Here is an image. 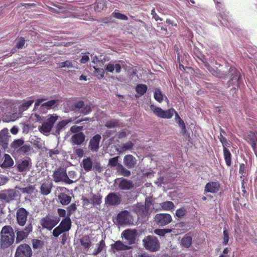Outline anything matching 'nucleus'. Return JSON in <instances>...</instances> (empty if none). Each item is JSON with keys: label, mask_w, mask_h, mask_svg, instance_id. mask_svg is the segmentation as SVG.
Instances as JSON below:
<instances>
[{"label": "nucleus", "mask_w": 257, "mask_h": 257, "mask_svg": "<svg viewBox=\"0 0 257 257\" xmlns=\"http://www.w3.org/2000/svg\"><path fill=\"white\" fill-rule=\"evenodd\" d=\"M121 201V195L118 193H109L105 198V204L107 206H117Z\"/></svg>", "instance_id": "obj_12"}, {"label": "nucleus", "mask_w": 257, "mask_h": 257, "mask_svg": "<svg viewBox=\"0 0 257 257\" xmlns=\"http://www.w3.org/2000/svg\"><path fill=\"white\" fill-rule=\"evenodd\" d=\"M116 170L118 175L123 176L124 177H129L131 175V172L130 170L125 168L122 164H118Z\"/></svg>", "instance_id": "obj_30"}, {"label": "nucleus", "mask_w": 257, "mask_h": 257, "mask_svg": "<svg viewBox=\"0 0 257 257\" xmlns=\"http://www.w3.org/2000/svg\"><path fill=\"white\" fill-rule=\"evenodd\" d=\"M31 148L30 145H22L19 149L18 152L20 153H23L24 154L30 151Z\"/></svg>", "instance_id": "obj_63"}, {"label": "nucleus", "mask_w": 257, "mask_h": 257, "mask_svg": "<svg viewBox=\"0 0 257 257\" xmlns=\"http://www.w3.org/2000/svg\"><path fill=\"white\" fill-rule=\"evenodd\" d=\"M154 98L159 102H161L163 100V95L159 89H156L154 92Z\"/></svg>", "instance_id": "obj_53"}, {"label": "nucleus", "mask_w": 257, "mask_h": 257, "mask_svg": "<svg viewBox=\"0 0 257 257\" xmlns=\"http://www.w3.org/2000/svg\"><path fill=\"white\" fill-rule=\"evenodd\" d=\"M121 69V66L120 64L118 63L113 64L111 62H109L105 67V70L111 73H113L115 70L116 73H119L120 72Z\"/></svg>", "instance_id": "obj_24"}, {"label": "nucleus", "mask_w": 257, "mask_h": 257, "mask_svg": "<svg viewBox=\"0 0 257 257\" xmlns=\"http://www.w3.org/2000/svg\"><path fill=\"white\" fill-rule=\"evenodd\" d=\"M172 218L168 213H158L154 217V221L159 226H164L172 221Z\"/></svg>", "instance_id": "obj_13"}, {"label": "nucleus", "mask_w": 257, "mask_h": 257, "mask_svg": "<svg viewBox=\"0 0 257 257\" xmlns=\"http://www.w3.org/2000/svg\"><path fill=\"white\" fill-rule=\"evenodd\" d=\"M82 126L73 125L70 128V131L75 134L81 132L83 130Z\"/></svg>", "instance_id": "obj_64"}, {"label": "nucleus", "mask_w": 257, "mask_h": 257, "mask_svg": "<svg viewBox=\"0 0 257 257\" xmlns=\"http://www.w3.org/2000/svg\"><path fill=\"white\" fill-rule=\"evenodd\" d=\"M102 196L100 194H92V196L90 198L91 204L93 207L100 205L102 203Z\"/></svg>", "instance_id": "obj_28"}, {"label": "nucleus", "mask_w": 257, "mask_h": 257, "mask_svg": "<svg viewBox=\"0 0 257 257\" xmlns=\"http://www.w3.org/2000/svg\"><path fill=\"white\" fill-rule=\"evenodd\" d=\"M15 232L10 225L4 226L1 231V248L5 249L10 247L14 242Z\"/></svg>", "instance_id": "obj_1"}, {"label": "nucleus", "mask_w": 257, "mask_h": 257, "mask_svg": "<svg viewBox=\"0 0 257 257\" xmlns=\"http://www.w3.org/2000/svg\"><path fill=\"white\" fill-rule=\"evenodd\" d=\"M85 135L83 132L73 135L70 139L71 144L77 146L81 145L85 141Z\"/></svg>", "instance_id": "obj_18"}, {"label": "nucleus", "mask_w": 257, "mask_h": 257, "mask_svg": "<svg viewBox=\"0 0 257 257\" xmlns=\"http://www.w3.org/2000/svg\"><path fill=\"white\" fill-rule=\"evenodd\" d=\"M94 5L96 12H100L106 9V0H97Z\"/></svg>", "instance_id": "obj_34"}, {"label": "nucleus", "mask_w": 257, "mask_h": 257, "mask_svg": "<svg viewBox=\"0 0 257 257\" xmlns=\"http://www.w3.org/2000/svg\"><path fill=\"white\" fill-rule=\"evenodd\" d=\"M160 206L164 210H171L175 207L172 201H165L160 204Z\"/></svg>", "instance_id": "obj_44"}, {"label": "nucleus", "mask_w": 257, "mask_h": 257, "mask_svg": "<svg viewBox=\"0 0 257 257\" xmlns=\"http://www.w3.org/2000/svg\"><path fill=\"white\" fill-rule=\"evenodd\" d=\"M223 152L225 164L228 167H230L231 165V154L227 148L225 147L223 149Z\"/></svg>", "instance_id": "obj_33"}, {"label": "nucleus", "mask_w": 257, "mask_h": 257, "mask_svg": "<svg viewBox=\"0 0 257 257\" xmlns=\"http://www.w3.org/2000/svg\"><path fill=\"white\" fill-rule=\"evenodd\" d=\"M29 212L23 208H19L16 212V219L17 223L20 226H24L28 220Z\"/></svg>", "instance_id": "obj_14"}, {"label": "nucleus", "mask_w": 257, "mask_h": 257, "mask_svg": "<svg viewBox=\"0 0 257 257\" xmlns=\"http://www.w3.org/2000/svg\"><path fill=\"white\" fill-rule=\"evenodd\" d=\"M32 253L31 246L26 243H24L17 247L15 257H32Z\"/></svg>", "instance_id": "obj_10"}, {"label": "nucleus", "mask_w": 257, "mask_h": 257, "mask_svg": "<svg viewBox=\"0 0 257 257\" xmlns=\"http://www.w3.org/2000/svg\"><path fill=\"white\" fill-rule=\"evenodd\" d=\"M192 238L191 236L186 234L181 240V244L185 248H189L192 244Z\"/></svg>", "instance_id": "obj_36"}, {"label": "nucleus", "mask_w": 257, "mask_h": 257, "mask_svg": "<svg viewBox=\"0 0 257 257\" xmlns=\"http://www.w3.org/2000/svg\"><path fill=\"white\" fill-rule=\"evenodd\" d=\"M58 102L57 99H53L49 100L46 102L42 104L40 106V110L41 111H45L48 109H51L54 105L56 104Z\"/></svg>", "instance_id": "obj_26"}, {"label": "nucleus", "mask_w": 257, "mask_h": 257, "mask_svg": "<svg viewBox=\"0 0 257 257\" xmlns=\"http://www.w3.org/2000/svg\"><path fill=\"white\" fill-rule=\"evenodd\" d=\"M33 247L34 249H39L43 247L44 245L43 241L37 239H34L32 240Z\"/></svg>", "instance_id": "obj_51"}, {"label": "nucleus", "mask_w": 257, "mask_h": 257, "mask_svg": "<svg viewBox=\"0 0 257 257\" xmlns=\"http://www.w3.org/2000/svg\"><path fill=\"white\" fill-rule=\"evenodd\" d=\"M52 188V183H43L40 187V191L44 195H48L51 191Z\"/></svg>", "instance_id": "obj_31"}, {"label": "nucleus", "mask_w": 257, "mask_h": 257, "mask_svg": "<svg viewBox=\"0 0 257 257\" xmlns=\"http://www.w3.org/2000/svg\"><path fill=\"white\" fill-rule=\"evenodd\" d=\"M82 165L84 170L86 172L90 171L93 166L92 161L90 157L84 159L82 162Z\"/></svg>", "instance_id": "obj_35"}, {"label": "nucleus", "mask_w": 257, "mask_h": 257, "mask_svg": "<svg viewBox=\"0 0 257 257\" xmlns=\"http://www.w3.org/2000/svg\"><path fill=\"white\" fill-rule=\"evenodd\" d=\"M101 139L100 134H96L92 137L89 141L88 148L92 152H97L99 149V144Z\"/></svg>", "instance_id": "obj_15"}, {"label": "nucleus", "mask_w": 257, "mask_h": 257, "mask_svg": "<svg viewBox=\"0 0 257 257\" xmlns=\"http://www.w3.org/2000/svg\"><path fill=\"white\" fill-rule=\"evenodd\" d=\"M136 158L132 155H126L123 158V164L128 169H132L137 165Z\"/></svg>", "instance_id": "obj_20"}, {"label": "nucleus", "mask_w": 257, "mask_h": 257, "mask_svg": "<svg viewBox=\"0 0 257 257\" xmlns=\"http://www.w3.org/2000/svg\"><path fill=\"white\" fill-rule=\"evenodd\" d=\"M112 15L114 18L117 19L125 21L128 20V17L126 15L120 13L117 10H115L114 12H113L112 14Z\"/></svg>", "instance_id": "obj_50"}, {"label": "nucleus", "mask_w": 257, "mask_h": 257, "mask_svg": "<svg viewBox=\"0 0 257 257\" xmlns=\"http://www.w3.org/2000/svg\"><path fill=\"white\" fill-rule=\"evenodd\" d=\"M19 192L16 189H5L0 192V200L10 203L18 196Z\"/></svg>", "instance_id": "obj_8"}, {"label": "nucleus", "mask_w": 257, "mask_h": 257, "mask_svg": "<svg viewBox=\"0 0 257 257\" xmlns=\"http://www.w3.org/2000/svg\"><path fill=\"white\" fill-rule=\"evenodd\" d=\"M198 59L200 60L204 64L205 67L210 71L211 72V70L212 69V68L210 66L209 64L208 63V62L205 57V56L203 54H200L198 56H197Z\"/></svg>", "instance_id": "obj_47"}, {"label": "nucleus", "mask_w": 257, "mask_h": 257, "mask_svg": "<svg viewBox=\"0 0 257 257\" xmlns=\"http://www.w3.org/2000/svg\"><path fill=\"white\" fill-rule=\"evenodd\" d=\"M144 247L152 252H155L160 248V242L158 238L153 235H148L143 239Z\"/></svg>", "instance_id": "obj_4"}, {"label": "nucleus", "mask_w": 257, "mask_h": 257, "mask_svg": "<svg viewBox=\"0 0 257 257\" xmlns=\"http://www.w3.org/2000/svg\"><path fill=\"white\" fill-rule=\"evenodd\" d=\"M77 210V205L75 203H72L67 208V216L70 217L71 215Z\"/></svg>", "instance_id": "obj_52"}, {"label": "nucleus", "mask_w": 257, "mask_h": 257, "mask_svg": "<svg viewBox=\"0 0 257 257\" xmlns=\"http://www.w3.org/2000/svg\"><path fill=\"white\" fill-rule=\"evenodd\" d=\"M105 126L107 128H113L120 126L119 121L117 119H112L108 120L105 123Z\"/></svg>", "instance_id": "obj_42"}, {"label": "nucleus", "mask_w": 257, "mask_h": 257, "mask_svg": "<svg viewBox=\"0 0 257 257\" xmlns=\"http://www.w3.org/2000/svg\"><path fill=\"white\" fill-rule=\"evenodd\" d=\"M170 230L169 229H157L154 230L156 234L159 236H164L166 233L170 232Z\"/></svg>", "instance_id": "obj_61"}, {"label": "nucleus", "mask_w": 257, "mask_h": 257, "mask_svg": "<svg viewBox=\"0 0 257 257\" xmlns=\"http://www.w3.org/2000/svg\"><path fill=\"white\" fill-rule=\"evenodd\" d=\"M81 245L85 249H88L91 246V241L88 235L83 236L80 239Z\"/></svg>", "instance_id": "obj_39"}, {"label": "nucleus", "mask_w": 257, "mask_h": 257, "mask_svg": "<svg viewBox=\"0 0 257 257\" xmlns=\"http://www.w3.org/2000/svg\"><path fill=\"white\" fill-rule=\"evenodd\" d=\"M229 73L231 75L230 81L233 80L236 81L237 86H239V81L241 75L239 72L234 67H230L229 69Z\"/></svg>", "instance_id": "obj_21"}, {"label": "nucleus", "mask_w": 257, "mask_h": 257, "mask_svg": "<svg viewBox=\"0 0 257 257\" xmlns=\"http://www.w3.org/2000/svg\"><path fill=\"white\" fill-rule=\"evenodd\" d=\"M61 204L63 205H68L71 201V197L64 193H61L58 196Z\"/></svg>", "instance_id": "obj_32"}, {"label": "nucleus", "mask_w": 257, "mask_h": 257, "mask_svg": "<svg viewBox=\"0 0 257 257\" xmlns=\"http://www.w3.org/2000/svg\"><path fill=\"white\" fill-rule=\"evenodd\" d=\"M119 156H116L112 158L109 159L108 161V165L111 167H117L118 165V161Z\"/></svg>", "instance_id": "obj_58"}, {"label": "nucleus", "mask_w": 257, "mask_h": 257, "mask_svg": "<svg viewBox=\"0 0 257 257\" xmlns=\"http://www.w3.org/2000/svg\"><path fill=\"white\" fill-rule=\"evenodd\" d=\"M217 5L216 8L219 12H223L224 10V6L222 3V0H214Z\"/></svg>", "instance_id": "obj_62"}, {"label": "nucleus", "mask_w": 257, "mask_h": 257, "mask_svg": "<svg viewBox=\"0 0 257 257\" xmlns=\"http://www.w3.org/2000/svg\"><path fill=\"white\" fill-rule=\"evenodd\" d=\"M5 160L2 166L5 168L11 167L14 165V161L11 156L8 154L5 155Z\"/></svg>", "instance_id": "obj_40"}, {"label": "nucleus", "mask_w": 257, "mask_h": 257, "mask_svg": "<svg viewBox=\"0 0 257 257\" xmlns=\"http://www.w3.org/2000/svg\"><path fill=\"white\" fill-rule=\"evenodd\" d=\"M71 225L70 217L66 216L65 218L62 219L59 225L53 229V236L58 237L61 234L69 231L71 229Z\"/></svg>", "instance_id": "obj_3"}, {"label": "nucleus", "mask_w": 257, "mask_h": 257, "mask_svg": "<svg viewBox=\"0 0 257 257\" xmlns=\"http://www.w3.org/2000/svg\"><path fill=\"white\" fill-rule=\"evenodd\" d=\"M223 237L222 243L223 245H225L227 244V243L228 242L229 239V232H228V230H227V229L226 228V227L223 228Z\"/></svg>", "instance_id": "obj_55"}, {"label": "nucleus", "mask_w": 257, "mask_h": 257, "mask_svg": "<svg viewBox=\"0 0 257 257\" xmlns=\"http://www.w3.org/2000/svg\"><path fill=\"white\" fill-rule=\"evenodd\" d=\"M106 247L104 240L102 239L98 244V247L95 249L93 252V255H96L99 253L103 249Z\"/></svg>", "instance_id": "obj_46"}, {"label": "nucleus", "mask_w": 257, "mask_h": 257, "mask_svg": "<svg viewBox=\"0 0 257 257\" xmlns=\"http://www.w3.org/2000/svg\"><path fill=\"white\" fill-rule=\"evenodd\" d=\"M60 221V218L54 215L47 214L40 221L42 227L51 230Z\"/></svg>", "instance_id": "obj_2"}, {"label": "nucleus", "mask_w": 257, "mask_h": 257, "mask_svg": "<svg viewBox=\"0 0 257 257\" xmlns=\"http://www.w3.org/2000/svg\"><path fill=\"white\" fill-rule=\"evenodd\" d=\"M34 190L35 186L33 185H29L28 187L20 188V190L22 193L29 194H32L34 192Z\"/></svg>", "instance_id": "obj_56"}, {"label": "nucleus", "mask_w": 257, "mask_h": 257, "mask_svg": "<svg viewBox=\"0 0 257 257\" xmlns=\"http://www.w3.org/2000/svg\"><path fill=\"white\" fill-rule=\"evenodd\" d=\"M220 187V185L218 181H211L206 184L204 190L206 192L216 193L219 191Z\"/></svg>", "instance_id": "obj_19"}, {"label": "nucleus", "mask_w": 257, "mask_h": 257, "mask_svg": "<svg viewBox=\"0 0 257 257\" xmlns=\"http://www.w3.org/2000/svg\"><path fill=\"white\" fill-rule=\"evenodd\" d=\"M122 235L127 240L129 245L135 243L137 236V231L135 229L125 230L122 232Z\"/></svg>", "instance_id": "obj_16"}, {"label": "nucleus", "mask_w": 257, "mask_h": 257, "mask_svg": "<svg viewBox=\"0 0 257 257\" xmlns=\"http://www.w3.org/2000/svg\"><path fill=\"white\" fill-rule=\"evenodd\" d=\"M57 119H58L57 115H51L50 116V117L47 119V120L45 122L53 127L54 123L56 121Z\"/></svg>", "instance_id": "obj_59"}, {"label": "nucleus", "mask_w": 257, "mask_h": 257, "mask_svg": "<svg viewBox=\"0 0 257 257\" xmlns=\"http://www.w3.org/2000/svg\"><path fill=\"white\" fill-rule=\"evenodd\" d=\"M218 139L222 145L223 149L224 147L227 148L230 145L227 140L224 137L223 135H222V134H220V135L218 136Z\"/></svg>", "instance_id": "obj_57"}, {"label": "nucleus", "mask_w": 257, "mask_h": 257, "mask_svg": "<svg viewBox=\"0 0 257 257\" xmlns=\"http://www.w3.org/2000/svg\"><path fill=\"white\" fill-rule=\"evenodd\" d=\"M117 223L120 225L131 224L133 223V216L127 210L120 212L116 217Z\"/></svg>", "instance_id": "obj_9"}, {"label": "nucleus", "mask_w": 257, "mask_h": 257, "mask_svg": "<svg viewBox=\"0 0 257 257\" xmlns=\"http://www.w3.org/2000/svg\"><path fill=\"white\" fill-rule=\"evenodd\" d=\"M176 122L179 124V126L181 127V134L184 137H187V136L189 137V135L187 133L185 124L182 118H181V117L179 116L177 112H176Z\"/></svg>", "instance_id": "obj_22"}, {"label": "nucleus", "mask_w": 257, "mask_h": 257, "mask_svg": "<svg viewBox=\"0 0 257 257\" xmlns=\"http://www.w3.org/2000/svg\"><path fill=\"white\" fill-rule=\"evenodd\" d=\"M213 69L211 70V72L212 74L216 76V77L222 78H225L226 77L227 75V72H224V71H221V70H216V71H213Z\"/></svg>", "instance_id": "obj_49"}, {"label": "nucleus", "mask_w": 257, "mask_h": 257, "mask_svg": "<svg viewBox=\"0 0 257 257\" xmlns=\"http://www.w3.org/2000/svg\"><path fill=\"white\" fill-rule=\"evenodd\" d=\"M34 100H29L23 102L19 107V110L20 111H24L28 109L29 107L34 103Z\"/></svg>", "instance_id": "obj_45"}, {"label": "nucleus", "mask_w": 257, "mask_h": 257, "mask_svg": "<svg viewBox=\"0 0 257 257\" xmlns=\"http://www.w3.org/2000/svg\"><path fill=\"white\" fill-rule=\"evenodd\" d=\"M33 230L32 221L29 220L24 229L16 232V241L19 242L26 238Z\"/></svg>", "instance_id": "obj_11"}, {"label": "nucleus", "mask_w": 257, "mask_h": 257, "mask_svg": "<svg viewBox=\"0 0 257 257\" xmlns=\"http://www.w3.org/2000/svg\"><path fill=\"white\" fill-rule=\"evenodd\" d=\"M248 139L249 143L251 145L255 154L257 156V151H256L257 148V135L254 133H251L248 135Z\"/></svg>", "instance_id": "obj_25"}, {"label": "nucleus", "mask_w": 257, "mask_h": 257, "mask_svg": "<svg viewBox=\"0 0 257 257\" xmlns=\"http://www.w3.org/2000/svg\"><path fill=\"white\" fill-rule=\"evenodd\" d=\"M148 89V87L146 84H139L136 87V91L140 95L143 96L145 94Z\"/></svg>", "instance_id": "obj_41"}, {"label": "nucleus", "mask_w": 257, "mask_h": 257, "mask_svg": "<svg viewBox=\"0 0 257 257\" xmlns=\"http://www.w3.org/2000/svg\"><path fill=\"white\" fill-rule=\"evenodd\" d=\"M55 183L63 182L68 184H71L74 181L69 179L67 174L66 169L63 167H59L55 170L52 175Z\"/></svg>", "instance_id": "obj_5"}, {"label": "nucleus", "mask_w": 257, "mask_h": 257, "mask_svg": "<svg viewBox=\"0 0 257 257\" xmlns=\"http://www.w3.org/2000/svg\"><path fill=\"white\" fill-rule=\"evenodd\" d=\"M74 120L72 118H70L68 119H64L61 121H59L56 126L55 132L58 135H59L60 132L62 130L69 122L73 121Z\"/></svg>", "instance_id": "obj_29"}, {"label": "nucleus", "mask_w": 257, "mask_h": 257, "mask_svg": "<svg viewBox=\"0 0 257 257\" xmlns=\"http://www.w3.org/2000/svg\"><path fill=\"white\" fill-rule=\"evenodd\" d=\"M31 167V163L28 160H24L18 165L19 171L22 172L29 169Z\"/></svg>", "instance_id": "obj_38"}, {"label": "nucleus", "mask_w": 257, "mask_h": 257, "mask_svg": "<svg viewBox=\"0 0 257 257\" xmlns=\"http://www.w3.org/2000/svg\"><path fill=\"white\" fill-rule=\"evenodd\" d=\"M134 185L132 181L122 178L118 184V187L121 190H129L134 188Z\"/></svg>", "instance_id": "obj_23"}, {"label": "nucleus", "mask_w": 257, "mask_h": 257, "mask_svg": "<svg viewBox=\"0 0 257 257\" xmlns=\"http://www.w3.org/2000/svg\"><path fill=\"white\" fill-rule=\"evenodd\" d=\"M9 132L7 129L3 130L0 132V144L3 146H7L9 142Z\"/></svg>", "instance_id": "obj_27"}, {"label": "nucleus", "mask_w": 257, "mask_h": 257, "mask_svg": "<svg viewBox=\"0 0 257 257\" xmlns=\"http://www.w3.org/2000/svg\"><path fill=\"white\" fill-rule=\"evenodd\" d=\"M73 67V63L72 61L66 60L64 62H60L58 64L59 68H72Z\"/></svg>", "instance_id": "obj_54"}, {"label": "nucleus", "mask_w": 257, "mask_h": 257, "mask_svg": "<svg viewBox=\"0 0 257 257\" xmlns=\"http://www.w3.org/2000/svg\"><path fill=\"white\" fill-rule=\"evenodd\" d=\"M52 128V126L51 125H49L48 123H47L46 122H44L42 126L40 128V131L41 133H43V134L45 133H49L50 132Z\"/></svg>", "instance_id": "obj_48"}, {"label": "nucleus", "mask_w": 257, "mask_h": 257, "mask_svg": "<svg viewBox=\"0 0 257 257\" xmlns=\"http://www.w3.org/2000/svg\"><path fill=\"white\" fill-rule=\"evenodd\" d=\"M150 108L155 115L159 117L163 118H171L173 116L174 113H176L177 112L174 108L164 110L161 107H157L154 104L150 105Z\"/></svg>", "instance_id": "obj_7"}, {"label": "nucleus", "mask_w": 257, "mask_h": 257, "mask_svg": "<svg viewBox=\"0 0 257 257\" xmlns=\"http://www.w3.org/2000/svg\"><path fill=\"white\" fill-rule=\"evenodd\" d=\"M134 144L131 141H128L125 143L121 144L117 149V151L119 153H123L133 148Z\"/></svg>", "instance_id": "obj_37"}, {"label": "nucleus", "mask_w": 257, "mask_h": 257, "mask_svg": "<svg viewBox=\"0 0 257 257\" xmlns=\"http://www.w3.org/2000/svg\"><path fill=\"white\" fill-rule=\"evenodd\" d=\"M131 248V247L127 245L124 244L122 241L117 240L114 243L110 245L111 250L113 252L128 250Z\"/></svg>", "instance_id": "obj_17"}, {"label": "nucleus", "mask_w": 257, "mask_h": 257, "mask_svg": "<svg viewBox=\"0 0 257 257\" xmlns=\"http://www.w3.org/2000/svg\"><path fill=\"white\" fill-rule=\"evenodd\" d=\"M186 214V209L184 208H180L176 211L175 214L178 218H182Z\"/></svg>", "instance_id": "obj_60"}, {"label": "nucleus", "mask_w": 257, "mask_h": 257, "mask_svg": "<svg viewBox=\"0 0 257 257\" xmlns=\"http://www.w3.org/2000/svg\"><path fill=\"white\" fill-rule=\"evenodd\" d=\"M149 206L138 203L132 206V211L136 213L139 219L145 221L149 216Z\"/></svg>", "instance_id": "obj_6"}, {"label": "nucleus", "mask_w": 257, "mask_h": 257, "mask_svg": "<svg viewBox=\"0 0 257 257\" xmlns=\"http://www.w3.org/2000/svg\"><path fill=\"white\" fill-rule=\"evenodd\" d=\"M24 143L22 139L15 140L11 144V148L13 149H19Z\"/></svg>", "instance_id": "obj_43"}]
</instances>
